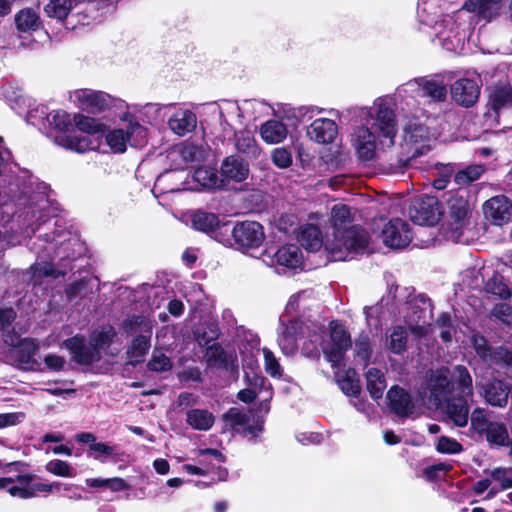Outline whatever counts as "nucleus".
<instances>
[{
  "label": "nucleus",
  "instance_id": "obj_25",
  "mask_svg": "<svg viewBox=\"0 0 512 512\" xmlns=\"http://www.w3.org/2000/svg\"><path fill=\"white\" fill-rule=\"evenodd\" d=\"M223 181L242 182L249 175L248 164L237 156L227 157L221 165Z\"/></svg>",
  "mask_w": 512,
  "mask_h": 512
},
{
  "label": "nucleus",
  "instance_id": "obj_49",
  "mask_svg": "<svg viewBox=\"0 0 512 512\" xmlns=\"http://www.w3.org/2000/svg\"><path fill=\"white\" fill-rule=\"evenodd\" d=\"M198 457L199 463L208 467L209 471L225 461L224 455L216 449H201L198 451Z\"/></svg>",
  "mask_w": 512,
  "mask_h": 512
},
{
  "label": "nucleus",
  "instance_id": "obj_64",
  "mask_svg": "<svg viewBox=\"0 0 512 512\" xmlns=\"http://www.w3.org/2000/svg\"><path fill=\"white\" fill-rule=\"evenodd\" d=\"M438 38L441 41L442 45L447 50L454 49L456 47V45H458L461 41V38L458 37L456 34L451 37L450 35L446 34L445 32H439Z\"/></svg>",
  "mask_w": 512,
  "mask_h": 512
},
{
  "label": "nucleus",
  "instance_id": "obj_31",
  "mask_svg": "<svg viewBox=\"0 0 512 512\" xmlns=\"http://www.w3.org/2000/svg\"><path fill=\"white\" fill-rule=\"evenodd\" d=\"M48 207V201L46 199H42L37 206L33 208H29L24 214V221L27 222V226L25 228V234L30 236L35 233L36 229H38L41 223H44L49 216V213L46 212V208Z\"/></svg>",
  "mask_w": 512,
  "mask_h": 512
},
{
  "label": "nucleus",
  "instance_id": "obj_35",
  "mask_svg": "<svg viewBox=\"0 0 512 512\" xmlns=\"http://www.w3.org/2000/svg\"><path fill=\"white\" fill-rule=\"evenodd\" d=\"M235 146L236 149L251 158H258L261 154V149L253 135L248 131H239L235 133Z\"/></svg>",
  "mask_w": 512,
  "mask_h": 512
},
{
  "label": "nucleus",
  "instance_id": "obj_22",
  "mask_svg": "<svg viewBox=\"0 0 512 512\" xmlns=\"http://www.w3.org/2000/svg\"><path fill=\"white\" fill-rule=\"evenodd\" d=\"M450 386L448 370H437L434 372L428 382L430 390V401L436 407H441L445 401L450 398Z\"/></svg>",
  "mask_w": 512,
  "mask_h": 512
},
{
  "label": "nucleus",
  "instance_id": "obj_21",
  "mask_svg": "<svg viewBox=\"0 0 512 512\" xmlns=\"http://www.w3.org/2000/svg\"><path fill=\"white\" fill-rule=\"evenodd\" d=\"M302 252L296 245H285L273 255L265 254L263 261L270 266H280L295 269L302 263Z\"/></svg>",
  "mask_w": 512,
  "mask_h": 512
},
{
  "label": "nucleus",
  "instance_id": "obj_5",
  "mask_svg": "<svg viewBox=\"0 0 512 512\" xmlns=\"http://www.w3.org/2000/svg\"><path fill=\"white\" fill-rule=\"evenodd\" d=\"M473 202L467 189L460 188L446 195V208L443 212L447 232L451 239H458L463 228L469 223Z\"/></svg>",
  "mask_w": 512,
  "mask_h": 512
},
{
  "label": "nucleus",
  "instance_id": "obj_60",
  "mask_svg": "<svg viewBox=\"0 0 512 512\" xmlns=\"http://www.w3.org/2000/svg\"><path fill=\"white\" fill-rule=\"evenodd\" d=\"M25 419L23 412H10L0 414V429L11 427L22 423Z\"/></svg>",
  "mask_w": 512,
  "mask_h": 512
},
{
  "label": "nucleus",
  "instance_id": "obj_36",
  "mask_svg": "<svg viewBox=\"0 0 512 512\" xmlns=\"http://www.w3.org/2000/svg\"><path fill=\"white\" fill-rule=\"evenodd\" d=\"M84 0H50L45 6L46 14L58 20L65 19L77 5Z\"/></svg>",
  "mask_w": 512,
  "mask_h": 512
},
{
  "label": "nucleus",
  "instance_id": "obj_53",
  "mask_svg": "<svg viewBox=\"0 0 512 512\" xmlns=\"http://www.w3.org/2000/svg\"><path fill=\"white\" fill-rule=\"evenodd\" d=\"M485 289L488 293L496 295L502 299L510 297L511 293L508 286L503 282V279L499 275H494L485 284Z\"/></svg>",
  "mask_w": 512,
  "mask_h": 512
},
{
  "label": "nucleus",
  "instance_id": "obj_32",
  "mask_svg": "<svg viewBox=\"0 0 512 512\" xmlns=\"http://www.w3.org/2000/svg\"><path fill=\"white\" fill-rule=\"evenodd\" d=\"M466 398L459 396L456 400L451 401L449 398L448 401L444 402L446 403L445 409L448 417L459 427H464L468 423L469 408Z\"/></svg>",
  "mask_w": 512,
  "mask_h": 512
},
{
  "label": "nucleus",
  "instance_id": "obj_3",
  "mask_svg": "<svg viewBox=\"0 0 512 512\" xmlns=\"http://www.w3.org/2000/svg\"><path fill=\"white\" fill-rule=\"evenodd\" d=\"M116 333L112 326L106 325L95 329L89 336V343L83 335H75L63 342V346L70 352L72 360L82 366H89L102 358V353L110 356L118 354V350H111L113 338Z\"/></svg>",
  "mask_w": 512,
  "mask_h": 512
},
{
  "label": "nucleus",
  "instance_id": "obj_30",
  "mask_svg": "<svg viewBox=\"0 0 512 512\" xmlns=\"http://www.w3.org/2000/svg\"><path fill=\"white\" fill-rule=\"evenodd\" d=\"M297 238L301 245L311 252L318 251L326 244V239H323L320 230L313 224L301 226Z\"/></svg>",
  "mask_w": 512,
  "mask_h": 512
},
{
  "label": "nucleus",
  "instance_id": "obj_24",
  "mask_svg": "<svg viewBox=\"0 0 512 512\" xmlns=\"http://www.w3.org/2000/svg\"><path fill=\"white\" fill-rule=\"evenodd\" d=\"M502 7V0H468L463 5L464 10L476 13L481 19L486 21H491L497 17Z\"/></svg>",
  "mask_w": 512,
  "mask_h": 512
},
{
  "label": "nucleus",
  "instance_id": "obj_48",
  "mask_svg": "<svg viewBox=\"0 0 512 512\" xmlns=\"http://www.w3.org/2000/svg\"><path fill=\"white\" fill-rule=\"evenodd\" d=\"M89 449L93 453L94 459L102 463L107 462L108 459H112L113 461H118L120 459L115 448L106 443H92L90 444Z\"/></svg>",
  "mask_w": 512,
  "mask_h": 512
},
{
  "label": "nucleus",
  "instance_id": "obj_20",
  "mask_svg": "<svg viewBox=\"0 0 512 512\" xmlns=\"http://www.w3.org/2000/svg\"><path fill=\"white\" fill-rule=\"evenodd\" d=\"M480 94V86L477 79L461 78L451 86L453 100L465 107L474 105Z\"/></svg>",
  "mask_w": 512,
  "mask_h": 512
},
{
  "label": "nucleus",
  "instance_id": "obj_28",
  "mask_svg": "<svg viewBox=\"0 0 512 512\" xmlns=\"http://www.w3.org/2000/svg\"><path fill=\"white\" fill-rule=\"evenodd\" d=\"M486 401L497 407H504L508 401L510 387L501 380L493 379L483 386Z\"/></svg>",
  "mask_w": 512,
  "mask_h": 512
},
{
  "label": "nucleus",
  "instance_id": "obj_54",
  "mask_svg": "<svg viewBox=\"0 0 512 512\" xmlns=\"http://www.w3.org/2000/svg\"><path fill=\"white\" fill-rule=\"evenodd\" d=\"M422 78H416L406 82L397 89V94L400 97H422Z\"/></svg>",
  "mask_w": 512,
  "mask_h": 512
},
{
  "label": "nucleus",
  "instance_id": "obj_56",
  "mask_svg": "<svg viewBox=\"0 0 512 512\" xmlns=\"http://www.w3.org/2000/svg\"><path fill=\"white\" fill-rule=\"evenodd\" d=\"M436 450L442 454H458L463 450V447L455 439L441 436L437 440Z\"/></svg>",
  "mask_w": 512,
  "mask_h": 512
},
{
  "label": "nucleus",
  "instance_id": "obj_29",
  "mask_svg": "<svg viewBox=\"0 0 512 512\" xmlns=\"http://www.w3.org/2000/svg\"><path fill=\"white\" fill-rule=\"evenodd\" d=\"M259 132L265 143L278 144L287 138L288 128L283 122L271 119L261 124Z\"/></svg>",
  "mask_w": 512,
  "mask_h": 512
},
{
  "label": "nucleus",
  "instance_id": "obj_38",
  "mask_svg": "<svg viewBox=\"0 0 512 512\" xmlns=\"http://www.w3.org/2000/svg\"><path fill=\"white\" fill-rule=\"evenodd\" d=\"M193 179L206 189L220 188L223 183V180L218 177L217 171L209 166L197 168L193 173Z\"/></svg>",
  "mask_w": 512,
  "mask_h": 512
},
{
  "label": "nucleus",
  "instance_id": "obj_37",
  "mask_svg": "<svg viewBox=\"0 0 512 512\" xmlns=\"http://www.w3.org/2000/svg\"><path fill=\"white\" fill-rule=\"evenodd\" d=\"M15 24L18 31L30 33L39 28L40 18L35 10L25 8L15 15Z\"/></svg>",
  "mask_w": 512,
  "mask_h": 512
},
{
  "label": "nucleus",
  "instance_id": "obj_9",
  "mask_svg": "<svg viewBox=\"0 0 512 512\" xmlns=\"http://www.w3.org/2000/svg\"><path fill=\"white\" fill-rule=\"evenodd\" d=\"M470 419L472 429L480 435H485L490 445L507 447L512 444L506 425L502 422L489 420L486 410L475 409Z\"/></svg>",
  "mask_w": 512,
  "mask_h": 512
},
{
  "label": "nucleus",
  "instance_id": "obj_62",
  "mask_svg": "<svg viewBox=\"0 0 512 512\" xmlns=\"http://www.w3.org/2000/svg\"><path fill=\"white\" fill-rule=\"evenodd\" d=\"M46 110L44 105H37L33 109H30L27 114V122L32 125H38L41 119H45Z\"/></svg>",
  "mask_w": 512,
  "mask_h": 512
},
{
  "label": "nucleus",
  "instance_id": "obj_51",
  "mask_svg": "<svg viewBox=\"0 0 512 512\" xmlns=\"http://www.w3.org/2000/svg\"><path fill=\"white\" fill-rule=\"evenodd\" d=\"M45 469L47 472L59 477L72 478L76 475L75 470L66 461L60 459L49 461Z\"/></svg>",
  "mask_w": 512,
  "mask_h": 512
},
{
  "label": "nucleus",
  "instance_id": "obj_43",
  "mask_svg": "<svg viewBox=\"0 0 512 512\" xmlns=\"http://www.w3.org/2000/svg\"><path fill=\"white\" fill-rule=\"evenodd\" d=\"M367 390L374 399L382 397L383 392L386 388V381L383 373L375 368H370L366 372Z\"/></svg>",
  "mask_w": 512,
  "mask_h": 512
},
{
  "label": "nucleus",
  "instance_id": "obj_12",
  "mask_svg": "<svg viewBox=\"0 0 512 512\" xmlns=\"http://www.w3.org/2000/svg\"><path fill=\"white\" fill-rule=\"evenodd\" d=\"M440 215L439 202L433 196L419 197L409 207V217L417 225L432 226L438 222Z\"/></svg>",
  "mask_w": 512,
  "mask_h": 512
},
{
  "label": "nucleus",
  "instance_id": "obj_44",
  "mask_svg": "<svg viewBox=\"0 0 512 512\" xmlns=\"http://www.w3.org/2000/svg\"><path fill=\"white\" fill-rule=\"evenodd\" d=\"M453 385H457L458 395L462 397H471L473 394L472 378L464 366H456L453 375Z\"/></svg>",
  "mask_w": 512,
  "mask_h": 512
},
{
  "label": "nucleus",
  "instance_id": "obj_1",
  "mask_svg": "<svg viewBox=\"0 0 512 512\" xmlns=\"http://www.w3.org/2000/svg\"><path fill=\"white\" fill-rule=\"evenodd\" d=\"M358 118L364 122L353 129L351 144L362 161H371L377 149L391 148L397 135V122L391 99H376L369 107L357 109Z\"/></svg>",
  "mask_w": 512,
  "mask_h": 512
},
{
  "label": "nucleus",
  "instance_id": "obj_26",
  "mask_svg": "<svg viewBox=\"0 0 512 512\" xmlns=\"http://www.w3.org/2000/svg\"><path fill=\"white\" fill-rule=\"evenodd\" d=\"M387 398L391 410L398 416L407 417L413 413L414 404L404 389L392 387L387 393Z\"/></svg>",
  "mask_w": 512,
  "mask_h": 512
},
{
  "label": "nucleus",
  "instance_id": "obj_59",
  "mask_svg": "<svg viewBox=\"0 0 512 512\" xmlns=\"http://www.w3.org/2000/svg\"><path fill=\"white\" fill-rule=\"evenodd\" d=\"M170 359L163 353L155 352L148 363V367L152 371L163 372L171 368Z\"/></svg>",
  "mask_w": 512,
  "mask_h": 512
},
{
  "label": "nucleus",
  "instance_id": "obj_17",
  "mask_svg": "<svg viewBox=\"0 0 512 512\" xmlns=\"http://www.w3.org/2000/svg\"><path fill=\"white\" fill-rule=\"evenodd\" d=\"M303 333V325L299 320H289L282 316L278 328V345L285 355H293L298 349L297 341Z\"/></svg>",
  "mask_w": 512,
  "mask_h": 512
},
{
  "label": "nucleus",
  "instance_id": "obj_58",
  "mask_svg": "<svg viewBox=\"0 0 512 512\" xmlns=\"http://www.w3.org/2000/svg\"><path fill=\"white\" fill-rule=\"evenodd\" d=\"M271 158L273 163L281 169L288 168L292 164L291 152L283 147L274 149Z\"/></svg>",
  "mask_w": 512,
  "mask_h": 512
},
{
  "label": "nucleus",
  "instance_id": "obj_50",
  "mask_svg": "<svg viewBox=\"0 0 512 512\" xmlns=\"http://www.w3.org/2000/svg\"><path fill=\"white\" fill-rule=\"evenodd\" d=\"M45 120L49 127L59 131H64L71 125L70 115L64 110L46 112Z\"/></svg>",
  "mask_w": 512,
  "mask_h": 512
},
{
  "label": "nucleus",
  "instance_id": "obj_57",
  "mask_svg": "<svg viewBox=\"0 0 512 512\" xmlns=\"http://www.w3.org/2000/svg\"><path fill=\"white\" fill-rule=\"evenodd\" d=\"M263 356L266 372L274 378H280L282 376V368L273 352L264 348Z\"/></svg>",
  "mask_w": 512,
  "mask_h": 512
},
{
  "label": "nucleus",
  "instance_id": "obj_23",
  "mask_svg": "<svg viewBox=\"0 0 512 512\" xmlns=\"http://www.w3.org/2000/svg\"><path fill=\"white\" fill-rule=\"evenodd\" d=\"M338 134V126L329 118H317L307 128V136L318 144L332 143Z\"/></svg>",
  "mask_w": 512,
  "mask_h": 512
},
{
  "label": "nucleus",
  "instance_id": "obj_7",
  "mask_svg": "<svg viewBox=\"0 0 512 512\" xmlns=\"http://www.w3.org/2000/svg\"><path fill=\"white\" fill-rule=\"evenodd\" d=\"M32 476L28 474H19L14 477L0 478V490H6L12 497L21 499H29L37 496L40 493H51L53 490L70 491L72 485L62 484L60 482L45 483L37 482L31 483Z\"/></svg>",
  "mask_w": 512,
  "mask_h": 512
},
{
  "label": "nucleus",
  "instance_id": "obj_45",
  "mask_svg": "<svg viewBox=\"0 0 512 512\" xmlns=\"http://www.w3.org/2000/svg\"><path fill=\"white\" fill-rule=\"evenodd\" d=\"M312 295L311 290H303L292 295L286 305V313L292 314L300 310L305 312V309L310 306L308 302L312 300Z\"/></svg>",
  "mask_w": 512,
  "mask_h": 512
},
{
  "label": "nucleus",
  "instance_id": "obj_63",
  "mask_svg": "<svg viewBox=\"0 0 512 512\" xmlns=\"http://www.w3.org/2000/svg\"><path fill=\"white\" fill-rule=\"evenodd\" d=\"M16 313L12 308H0V330L5 331L14 321Z\"/></svg>",
  "mask_w": 512,
  "mask_h": 512
},
{
  "label": "nucleus",
  "instance_id": "obj_16",
  "mask_svg": "<svg viewBox=\"0 0 512 512\" xmlns=\"http://www.w3.org/2000/svg\"><path fill=\"white\" fill-rule=\"evenodd\" d=\"M383 243L394 249L405 248L412 240L409 225L402 219L390 220L382 230Z\"/></svg>",
  "mask_w": 512,
  "mask_h": 512
},
{
  "label": "nucleus",
  "instance_id": "obj_47",
  "mask_svg": "<svg viewBox=\"0 0 512 512\" xmlns=\"http://www.w3.org/2000/svg\"><path fill=\"white\" fill-rule=\"evenodd\" d=\"M75 122L79 131L84 134L99 135L105 131V125L95 118L78 115Z\"/></svg>",
  "mask_w": 512,
  "mask_h": 512
},
{
  "label": "nucleus",
  "instance_id": "obj_13",
  "mask_svg": "<svg viewBox=\"0 0 512 512\" xmlns=\"http://www.w3.org/2000/svg\"><path fill=\"white\" fill-rule=\"evenodd\" d=\"M4 342L12 347V357L21 366L26 369H33L35 365H38L35 355L39 346L35 340L30 338L21 339L15 334H7L4 337Z\"/></svg>",
  "mask_w": 512,
  "mask_h": 512
},
{
  "label": "nucleus",
  "instance_id": "obj_15",
  "mask_svg": "<svg viewBox=\"0 0 512 512\" xmlns=\"http://www.w3.org/2000/svg\"><path fill=\"white\" fill-rule=\"evenodd\" d=\"M251 414L236 407L230 408L224 415L225 426L250 439L257 437L263 430L260 423L250 424Z\"/></svg>",
  "mask_w": 512,
  "mask_h": 512
},
{
  "label": "nucleus",
  "instance_id": "obj_4",
  "mask_svg": "<svg viewBox=\"0 0 512 512\" xmlns=\"http://www.w3.org/2000/svg\"><path fill=\"white\" fill-rule=\"evenodd\" d=\"M407 122L403 127L401 148L408 158L400 160L399 170H394L393 173H403L404 168L413 166L416 157L425 154L430 149L432 134L430 133L427 125L419 118L406 116Z\"/></svg>",
  "mask_w": 512,
  "mask_h": 512
},
{
  "label": "nucleus",
  "instance_id": "obj_33",
  "mask_svg": "<svg viewBox=\"0 0 512 512\" xmlns=\"http://www.w3.org/2000/svg\"><path fill=\"white\" fill-rule=\"evenodd\" d=\"M488 104L495 116H499L502 109L512 105L511 88L508 86L495 87L490 93Z\"/></svg>",
  "mask_w": 512,
  "mask_h": 512
},
{
  "label": "nucleus",
  "instance_id": "obj_42",
  "mask_svg": "<svg viewBox=\"0 0 512 512\" xmlns=\"http://www.w3.org/2000/svg\"><path fill=\"white\" fill-rule=\"evenodd\" d=\"M422 97H429L434 101H444L447 95L446 85L443 81L422 77Z\"/></svg>",
  "mask_w": 512,
  "mask_h": 512
},
{
  "label": "nucleus",
  "instance_id": "obj_2",
  "mask_svg": "<svg viewBox=\"0 0 512 512\" xmlns=\"http://www.w3.org/2000/svg\"><path fill=\"white\" fill-rule=\"evenodd\" d=\"M353 216L345 204H335L331 209V236H326L325 250L333 261H346L353 252L364 250L368 245L367 233L352 225Z\"/></svg>",
  "mask_w": 512,
  "mask_h": 512
},
{
  "label": "nucleus",
  "instance_id": "obj_55",
  "mask_svg": "<svg viewBox=\"0 0 512 512\" xmlns=\"http://www.w3.org/2000/svg\"><path fill=\"white\" fill-rule=\"evenodd\" d=\"M31 269L33 271L32 279L35 283H38L41 277L51 276L56 278L63 274V272L56 270L51 263L47 262H37Z\"/></svg>",
  "mask_w": 512,
  "mask_h": 512
},
{
  "label": "nucleus",
  "instance_id": "obj_34",
  "mask_svg": "<svg viewBox=\"0 0 512 512\" xmlns=\"http://www.w3.org/2000/svg\"><path fill=\"white\" fill-rule=\"evenodd\" d=\"M408 333L403 326H394L386 333V347L394 354H401L407 348Z\"/></svg>",
  "mask_w": 512,
  "mask_h": 512
},
{
  "label": "nucleus",
  "instance_id": "obj_46",
  "mask_svg": "<svg viewBox=\"0 0 512 512\" xmlns=\"http://www.w3.org/2000/svg\"><path fill=\"white\" fill-rule=\"evenodd\" d=\"M485 473L491 478L492 482H496L502 490L512 488V468L498 467Z\"/></svg>",
  "mask_w": 512,
  "mask_h": 512
},
{
  "label": "nucleus",
  "instance_id": "obj_27",
  "mask_svg": "<svg viewBox=\"0 0 512 512\" xmlns=\"http://www.w3.org/2000/svg\"><path fill=\"white\" fill-rule=\"evenodd\" d=\"M195 113L188 109L176 111L168 120L169 128L177 135L184 136L196 128Z\"/></svg>",
  "mask_w": 512,
  "mask_h": 512
},
{
  "label": "nucleus",
  "instance_id": "obj_61",
  "mask_svg": "<svg viewBox=\"0 0 512 512\" xmlns=\"http://www.w3.org/2000/svg\"><path fill=\"white\" fill-rule=\"evenodd\" d=\"M66 363L64 357L56 354H48L44 357V364L51 371L58 372L64 370Z\"/></svg>",
  "mask_w": 512,
  "mask_h": 512
},
{
  "label": "nucleus",
  "instance_id": "obj_11",
  "mask_svg": "<svg viewBox=\"0 0 512 512\" xmlns=\"http://www.w3.org/2000/svg\"><path fill=\"white\" fill-rule=\"evenodd\" d=\"M232 236L237 248L244 252L260 247L265 240L263 226L255 221L238 223L233 228Z\"/></svg>",
  "mask_w": 512,
  "mask_h": 512
},
{
  "label": "nucleus",
  "instance_id": "obj_10",
  "mask_svg": "<svg viewBox=\"0 0 512 512\" xmlns=\"http://www.w3.org/2000/svg\"><path fill=\"white\" fill-rule=\"evenodd\" d=\"M69 99L78 108L90 112H100L114 105L115 99L103 91L76 89L69 93Z\"/></svg>",
  "mask_w": 512,
  "mask_h": 512
},
{
  "label": "nucleus",
  "instance_id": "obj_14",
  "mask_svg": "<svg viewBox=\"0 0 512 512\" xmlns=\"http://www.w3.org/2000/svg\"><path fill=\"white\" fill-rule=\"evenodd\" d=\"M132 329L139 335L133 339L128 355L132 360L139 362L150 348L153 321L146 317H137L133 321Z\"/></svg>",
  "mask_w": 512,
  "mask_h": 512
},
{
  "label": "nucleus",
  "instance_id": "obj_41",
  "mask_svg": "<svg viewBox=\"0 0 512 512\" xmlns=\"http://www.w3.org/2000/svg\"><path fill=\"white\" fill-rule=\"evenodd\" d=\"M355 376V371L350 369L343 374L340 372L335 373L339 388L347 396L356 397L360 393L361 387Z\"/></svg>",
  "mask_w": 512,
  "mask_h": 512
},
{
  "label": "nucleus",
  "instance_id": "obj_8",
  "mask_svg": "<svg viewBox=\"0 0 512 512\" xmlns=\"http://www.w3.org/2000/svg\"><path fill=\"white\" fill-rule=\"evenodd\" d=\"M122 120L126 123V129L115 128L105 133V143L112 153H123L127 144L138 147L146 143L147 131L132 115H125Z\"/></svg>",
  "mask_w": 512,
  "mask_h": 512
},
{
  "label": "nucleus",
  "instance_id": "obj_18",
  "mask_svg": "<svg viewBox=\"0 0 512 512\" xmlns=\"http://www.w3.org/2000/svg\"><path fill=\"white\" fill-rule=\"evenodd\" d=\"M56 141L62 147L78 153L101 149L99 135L84 134L81 132L62 133L56 137Z\"/></svg>",
  "mask_w": 512,
  "mask_h": 512
},
{
  "label": "nucleus",
  "instance_id": "obj_39",
  "mask_svg": "<svg viewBox=\"0 0 512 512\" xmlns=\"http://www.w3.org/2000/svg\"><path fill=\"white\" fill-rule=\"evenodd\" d=\"M187 423L196 430H209L215 421L212 413L204 409H192L187 413Z\"/></svg>",
  "mask_w": 512,
  "mask_h": 512
},
{
  "label": "nucleus",
  "instance_id": "obj_40",
  "mask_svg": "<svg viewBox=\"0 0 512 512\" xmlns=\"http://www.w3.org/2000/svg\"><path fill=\"white\" fill-rule=\"evenodd\" d=\"M191 222L194 229L205 233L212 232L219 226L218 216L214 213L205 211H197L193 213Z\"/></svg>",
  "mask_w": 512,
  "mask_h": 512
},
{
  "label": "nucleus",
  "instance_id": "obj_6",
  "mask_svg": "<svg viewBox=\"0 0 512 512\" xmlns=\"http://www.w3.org/2000/svg\"><path fill=\"white\" fill-rule=\"evenodd\" d=\"M310 342L315 343V345L310 348L305 344L303 352L309 356L318 355V345H320L326 360L331 363L333 368H338L341 365L345 352L351 347L350 335L344 326L338 322H331L330 324L329 343L320 342V336L317 334L311 336Z\"/></svg>",
  "mask_w": 512,
  "mask_h": 512
},
{
  "label": "nucleus",
  "instance_id": "obj_52",
  "mask_svg": "<svg viewBox=\"0 0 512 512\" xmlns=\"http://www.w3.org/2000/svg\"><path fill=\"white\" fill-rule=\"evenodd\" d=\"M484 169L480 165L469 166L456 173L454 180L460 186L468 185L469 183L479 179Z\"/></svg>",
  "mask_w": 512,
  "mask_h": 512
},
{
  "label": "nucleus",
  "instance_id": "obj_19",
  "mask_svg": "<svg viewBox=\"0 0 512 512\" xmlns=\"http://www.w3.org/2000/svg\"><path fill=\"white\" fill-rule=\"evenodd\" d=\"M483 211L488 221L501 226L512 218V203L505 196H495L484 203Z\"/></svg>",
  "mask_w": 512,
  "mask_h": 512
}]
</instances>
